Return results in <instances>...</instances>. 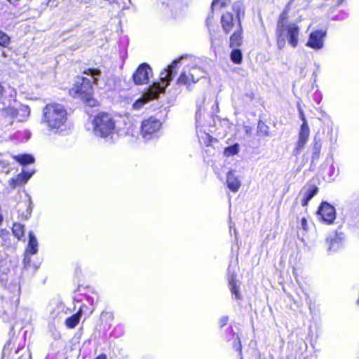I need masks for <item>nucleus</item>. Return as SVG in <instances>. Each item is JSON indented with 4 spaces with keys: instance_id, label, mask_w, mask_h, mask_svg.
I'll list each match as a JSON object with an SVG mask.
<instances>
[{
    "instance_id": "1",
    "label": "nucleus",
    "mask_w": 359,
    "mask_h": 359,
    "mask_svg": "<svg viewBox=\"0 0 359 359\" xmlns=\"http://www.w3.org/2000/svg\"><path fill=\"white\" fill-rule=\"evenodd\" d=\"M188 60L187 56H182L176 59L160 74L159 81L149 86L147 90L133 104V109L139 111L151 100L157 99L160 94L163 93L176 74L178 63Z\"/></svg>"
},
{
    "instance_id": "2",
    "label": "nucleus",
    "mask_w": 359,
    "mask_h": 359,
    "mask_svg": "<svg viewBox=\"0 0 359 359\" xmlns=\"http://www.w3.org/2000/svg\"><path fill=\"white\" fill-rule=\"evenodd\" d=\"M292 1L288 2L285 9L280 14L276 27L275 35L276 38L277 47L282 50L287 41L288 44L296 48L299 43L300 27L297 22L288 21V13Z\"/></svg>"
},
{
    "instance_id": "3",
    "label": "nucleus",
    "mask_w": 359,
    "mask_h": 359,
    "mask_svg": "<svg viewBox=\"0 0 359 359\" xmlns=\"http://www.w3.org/2000/svg\"><path fill=\"white\" fill-rule=\"evenodd\" d=\"M67 121V111L63 105L51 103L43 107L42 123L47 126L50 131L54 133L62 131Z\"/></svg>"
},
{
    "instance_id": "4",
    "label": "nucleus",
    "mask_w": 359,
    "mask_h": 359,
    "mask_svg": "<svg viewBox=\"0 0 359 359\" xmlns=\"http://www.w3.org/2000/svg\"><path fill=\"white\" fill-rule=\"evenodd\" d=\"M92 132L97 137L111 140L118 133L114 117L105 112L97 114L91 121Z\"/></svg>"
},
{
    "instance_id": "5",
    "label": "nucleus",
    "mask_w": 359,
    "mask_h": 359,
    "mask_svg": "<svg viewBox=\"0 0 359 359\" xmlns=\"http://www.w3.org/2000/svg\"><path fill=\"white\" fill-rule=\"evenodd\" d=\"M73 97L81 99L88 105L93 107L96 100L93 98V86L90 79L83 76H76L72 88L69 91Z\"/></svg>"
},
{
    "instance_id": "6",
    "label": "nucleus",
    "mask_w": 359,
    "mask_h": 359,
    "mask_svg": "<svg viewBox=\"0 0 359 359\" xmlns=\"http://www.w3.org/2000/svg\"><path fill=\"white\" fill-rule=\"evenodd\" d=\"M205 72L195 62H188L184 65L180 76L177 80L178 86H184L187 90H191L201 78L205 76Z\"/></svg>"
},
{
    "instance_id": "7",
    "label": "nucleus",
    "mask_w": 359,
    "mask_h": 359,
    "mask_svg": "<svg viewBox=\"0 0 359 359\" xmlns=\"http://www.w3.org/2000/svg\"><path fill=\"white\" fill-rule=\"evenodd\" d=\"M15 273L13 265L8 259H1L0 260V282L7 285L10 290L17 296L20 293V285L19 278H12Z\"/></svg>"
},
{
    "instance_id": "8",
    "label": "nucleus",
    "mask_w": 359,
    "mask_h": 359,
    "mask_svg": "<svg viewBox=\"0 0 359 359\" xmlns=\"http://www.w3.org/2000/svg\"><path fill=\"white\" fill-rule=\"evenodd\" d=\"M162 122L154 117L142 121L140 126V135L144 141H150L158 139L161 134Z\"/></svg>"
},
{
    "instance_id": "9",
    "label": "nucleus",
    "mask_w": 359,
    "mask_h": 359,
    "mask_svg": "<svg viewBox=\"0 0 359 359\" xmlns=\"http://www.w3.org/2000/svg\"><path fill=\"white\" fill-rule=\"evenodd\" d=\"M345 241V234L341 231L337 230L327 234L325 241L327 255H330L342 250Z\"/></svg>"
},
{
    "instance_id": "10",
    "label": "nucleus",
    "mask_w": 359,
    "mask_h": 359,
    "mask_svg": "<svg viewBox=\"0 0 359 359\" xmlns=\"http://www.w3.org/2000/svg\"><path fill=\"white\" fill-rule=\"evenodd\" d=\"M29 114L30 109L27 105H20L18 109L8 107L2 111V115L9 119L10 125L13 123L14 118H16L20 122L25 121Z\"/></svg>"
},
{
    "instance_id": "11",
    "label": "nucleus",
    "mask_w": 359,
    "mask_h": 359,
    "mask_svg": "<svg viewBox=\"0 0 359 359\" xmlns=\"http://www.w3.org/2000/svg\"><path fill=\"white\" fill-rule=\"evenodd\" d=\"M221 25L226 34H229L236 30L240 31L242 27L241 20L233 16V15L230 12L224 13L222 15Z\"/></svg>"
},
{
    "instance_id": "12",
    "label": "nucleus",
    "mask_w": 359,
    "mask_h": 359,
    "mask_svg": "<svg viewBox=\"0 0 359 359\" xmlns=\"http://www.w3.org/2000/svg\"><path fill=\"white\" fill-rule=\"evenodd\" d=\"M326 31L318 29L310 33L306 46L314 50H320L324 47Z\"/></svg>"
},
{
    "instance_id": "13",
    "label": "nucleus",
    "mask_w": 359,
    "mask_h": 359,
    "mask_svg": "<svg viewBox=\"0 0 359 359\" xmlns=\"http://www.w3.org/2000/svg\"><path fill=\"white\" fill-rule=\"evenodd\" d=\"M319 218L326 224H331L336 218L335 208L327 202H323L318 210Z\"/></svg>"
},
{
    "instance_id": "14",
    "label": "nucleus",
    "mask_w": 359,
    "mask_h": 359,
    "mask_svg": "<svg viewBox=\"0 0 359 359\" xmlns=\"http://www.w3.org/2000/svg\"><path fill=\"white\" fill-rule=\"evenodd\" d=\"M152 74L151 67L147 63L141 64L133 74V79L136 85L147 83Z\"/></svg>"
},
{
    "instance_id": "15",
    "label": "nucleus",
    "mask_w": 359,
    "mask_h": 359,
    "mask_svg": "<svg viewBox=\"0 0 359 359\" xmlns=\"http://www.w3.org/2000/svg\"><path fill=\"white\" fill-rule=\"evenodd\" d=\"M307 344L302 339H298L291 344L290 357L292 359H306Z\"/></svg>"
},
{
    "instance_id": "16",
    "label": "nucleus",
    "mask_w": 359,
    "mask_h": 359,
    "mask_svg": "<svg viewBox=\"0 0 359 359\" xmlns=\"http://www.w3.org/2000/svg\"><path fill=\"white\" fill-rule=\"evenodd\" d=\"M310 135V129L308 123H302L299 133L298 141L294 149L296 155L299 154L300 151L306 145Z\"/></svg>"
},
{
    "instance_id": "17",
    "label": "nucleus",
    "mask_w": 359,
    "mask_h": 359,
    "mask_svg": "<svg viewBox=\"0 0 359 359\" xmlns=\"http://www.w3.org/2000/svg\"><path fill=\"white\" fill-rule=\"evenodd\" d=\"M318 188L313 184H306L300 191L299 195L302 196L301 203L306 206L309 201L318 193Z\"/></svg>"
},
{
    "instance_id": "18",
    "label": "nucleus",
    "mask_w": 359,
    "mask_h": 359,
    "mask_svg": "<svg viewBox=\"0 0 359 359\" xmlns=\"http://www.w3.org/2000/svg\"><path fill=\"white\" fill-rule=\"evenodd\" d=\"M34 171H26L23 170L21 173L16 175V177L11 178L8 181L9 187L11 189H15L18 187H20L29 180V178L32 176Z\"/></svg>"
},
{
    "instance_id": "19",
    "label": "nucleus",
    "mask_w": 359,
    "mask_h": 359,
    "mask_svg": "<svg viewBox=\"0 0 359 359\" xmlns=\"http://www.w3.org/2000/svg\"><path fill=\"white\" fill-rule=\"evenodd\" d=\"M190 0H163L162 6L168 7L172 12H179L188 7Z\"/></svg>"
},
{
    "instance_id": "20",
    "label": "nucleus",
    "mask_w": 359,
    "mask_h": 359,
    "mask_svg": "<svg viewBox=\"0 0 359 359\" xmlns=\"http://www.w3.org/2000/svg\"><path fill=\"white\" fill-rule=\"evenodd\" d=\"M98 296L95 294L94 296L86 294L83 296V299H81L79 301H85L89 306L86 304H83L80 307H84V313L89 316L95 310V304L97 302Z\"/></svg>"
},
{
    "instance_id": "21",
    "label": "nucleus",
    "mask_w": 359,
    "mask_h": 359,
    "mask_svg": "<svg viewBox=\"0 0 359 359\" xmlns=\"http://www.w3.org/2000/svg\"><path fill=\"white\" fill-rule=\"evenodd\" d=\"M228 280H229V286L230 288V290L231 292V294L234 295V298L236 299H241V294L239 293L238 289L236 286V274L234 271H232L231 269V266L228 268Z\"/></svg>"
},
{
    "instance_id": "22",
    "label": "nucleus",
    "mask_w": 359,
    "mask_h": 359,
    "mask_svg": "<svg viewBox=\"0 0 359 359\" xmlns=\"http://www.w3.org/2000/svg\"><path fill=\"white\" fill-rule=\"evenodd\" d=\"M227 187L233 192H237L241 187V183L238 177H237L233 170H231L226 175Z\"/></svg>"
},
{
    "instance_id": "23",
    "label": "nucleus",
    "mask_w": 359,
    "mask_h": 359,
    "mask_svg": "<svg viewBox=\"0 0 359 359\" xmlns=\"http://www.w3.org/2000/svg\"><path fill=\"white\" fill-rule=\"evenodd\" d=\"M84 313V307H79L78 311L73 314L72 316L68 317L65 321V324L67 327L69 329L74 328L79 323L80 319Z\"/></svg>"
},
{
    "instance_id": "24",
    "label": "nucleus",
    "mask_w": 359,
    "mask_h": 359,
    "mask_svg": "<svg viewBox=\"0 0 359 359\" xmlns=\"http://www.w3.org/2000/svg\"><path fill=\"white\" fill-rule=\"evenodd\" d=\"M322 147V141L321 139L316 135L313 138V146H312V156L311 160L313 162L316 160H318L320 156V153Z\"/></svg>"
},
{
    "instance_id": "25",
    "label": "nucleus",
    "mask_w": 359,
    "mask_h": 359,
    "mask_svg": "<svg viewBox=\"0 0 359 359\" xmlns=\"http://www.w3.org/2000/svg\"><path fill=\"white\" fill-rule=\"evenodd\" d=\"M25 252L30 255H35L38 252V242L32 232L29 233V242Z\"/></svg>"
},
{
    "instance_id": "26",
    "label": "nucleus",
    "mask_w": 359,
    "mask_h": 359,
    "mask_svg": "<svg viewBox=\"0 0 359 359\" xmlns=\"http://www.w3.org/2000/svg\"><path fill=\"white\" fill-rule=\"evenodd\" d=\"M233 34L230 37V42L229 46L231 48H237L241 46L243 37H242V32L243 29L240 31L236 30L234 32H232Z\"/></svg>"
},
{
    "instance_id": "27",
    "label": "nucleus",
    "mask_w": 359,
    "mask_h": 359,
    "mask_svg": "<svg viewBox=\"0 0 359 359\" xmlns=\"http://www.w3.org/2000/svg\"><path fill=\"white\" fill-rule=\"evenodd\" d=\"M31 136V133L26 129L16 131L12 135L11 139L17 142H25L27 141Z\"/></svg>"
},
{
    "instance_id": "28",
    "label": "nucleus",
    "mask_w": 359,
    "mask_h": 359,
    "mask_svg": "<svg viewBox=\"0 0 359 359\" xmlns=\"http://www.w3.org/2000/svg\"><path fill=\"white\" fill-rule=\"evenodd\" d=\"M30 255V254H27V252H25V257L23 259V269L24 271H27L31 273H33L38 269V266L32 263Z\"/></svg>"
},
{
    "instance_id": "29",
    "label": "nucleus",
    "mask_w": 359,
    "mask_h": 359,
    "mask_svg": "<svg viewBox=\"0 0 359 359\" xmlns=\"http://www.w3.org/2000/svg\"><path fill=\"white\" fill-rule=\"evenodd\" d=\"M13 158L22 165H28L34 163V158L30 154L13 156Z\"/></svg>"
},
{
    "instance_id": "30",
    "label": "nucleus",
    "mask_w": 359,
    "mask_h": 359,
    "mask_svg": "<svg viewBox=\"0 0 359 359\" xmlns=\"http://www.w3.org/2000/svg\"><path fill=\"white\" fill-rule=\"evenodd\" d=\"M83 74L90 76L93 79V83L98 85V79L101 75V71L97 68H88L83 70Z\"/></svg>"
},
{
    "instance_id": "31",
    "label": "nucleus",
    "mask_w": 359,
    "mask_h": 359,
    "mask_svg": "<svg viewBox=\"0 0 359 359\" xmlns=\"http://www.w3.org/2000/svg\"><path fill=\"white\" fill-rule=\"evenodd\" d=\"M13 359H31V354L27 349L18 348L13 355Z\"/></svg>"
},
{
    "instance_id": "32",
    "label": "nucleus",
    "mask_w": 359,
    "mask_h": 359,
    "mask_svg": "<svg viewBox=\"0 0 359 359\" xmlns=\"http://www.w3.org/2000/svg\"><path fill=\"white\" fill-rule=\"evenodd\" d=\"M257 134L259 137L269 135V127L262 121H259L257 123Z\"/></svg>"
},
{
    "instance_id": "33",
    "label": "nucleus",
    "mask_w": 359,
    "mask_h": 359,
    "mask_svg": "<svg viewBox=\"0 0 359 359\" xmlns=\"http://www.w3.org/2000/svg\"><path fill=\"white\" fill-rule=\"evenodd\" d=\"M230 57L233 63L237 65L241 64L243 60V54L241 50L238 48H233L231 53Z\"/></svg>"
},
{
    "instance_id": "34",
    "label": "nucleus",
    "mask_w": 359,
    "mask_h": 359,
    "mask_svg": "<svg viewBox=\"0 0 359 359\" xmlns=\"http://www.w3.org/2000/svg\"><path fill=\"white\" fill-rule=\"evenodd\" d=\"M12 231H13V233L14 234V236L18 239H20L21 238H22L24 236V233H25L24 226L20 223H14L13 228H12Z\"/></svg>"
},
{
    "instance_id": "35",
    "label": "nucleus",
    "mask_w": 359,
    "mask_h": 359,
    "mask_svg": "<svg viewBox=\"0 0 359 359\" xmlns=\"http://www.w3.org/2000/svg\"><path fill=\"white\" fill-rule=\"evenodd\" d=\"M239 151V146L238 144H234L231 146L227 147L224 149V155L227 157L233 156L237 154Z\"/></svg>"
},
{
    "instance_id": "36",
    "label": "nucleus",
    "mask_w": 359,
    "mask_h": 359,
    "mask_svg": "<svg viewBox=\"0 0 359 359\" xmlns=\"http://www.w3.org/2000/svg\"><path fill=\"white\" fill-rule=\"evenodd\" d=\"M233 10L236 13L235 17L240 20L245 15L244 8L241 2L238 1L234 3L233 5Z\"/></svg>"
},
{
    "instance_id": "37",
    "label": "nucleus",
    "mask_w": 359,
    "mask_h": 359,
    "mask_svg": "<svg viewBox=\"0 0 359 359\" xmlns=\"http://www.w3.org/2000/svg\"><path fill=\"white\" fill-rule=\"evenodd\" d=\"M230 3L231 0H214L211 5L212 11L224 8Z\"/></svg>"
},
{
    "instance_id": "38",
    "label": "nucleus",
    "mask_w": 359,
    "mask_h": 359,
    "mask_svg": "<svg viewBox=\"0 0 359 359\" xmlns=\"http://www.w3.org/2000/svg\"><path fill=\"white\" fill-rule=\"evenodd\" d=\"M11 43L10 36L0 29V46L8 47Z\"/></svg>"
},
{
    "instance_id": "39",
    "label": "nucleus",
    "mask_w": 359,
    "mask_h": 359,
    "mask_svg": "<svg viewBox=\"0 0 359 359\" xmlns=\"http://www.w3.org/2000/svg\"><path fill=\"white\" fill-rule=\"evenodd\" d=\"M10 171V163L4 156L0 161V174L4 172H5L6 174H8Z\"/></svg>"
},
{
    "instance_id": "40",
    "label": "nucleus",
    "mask_w": 359,
    "mask_h": 359,
    "mask_svg": "<svg viewBox=\"0 0 359 359\" xmlns=\"http://www.w3.org/2000/svg\"><path fill=\"white\" fill-rule=\"evenodd\" d=\"M11 340H9L4 346L2 351V359H8L11 353Z\"/></svg>"
},
{
    "instance_id": "41",
    "label": "nucleus",
    "mask_w": 359,
    "mask_h": 359,
    "mask_svg": "<svg viewBox=\"0 0 359 359\" xmlns=\"http://www.w3.org/2000/svg\"><path fill=\"white\" fill-rule=\"evenodd\" d=\"M63 309H64V306L61 303L57 304L55 309H53V310L50 311L51 318L53 320L55 319L57 317L60 312L63 311Z\"/></svg>"
},
{
    "instance_id": "42",
    "label": "nucleus",
    "mask_w": 359,
    "mask_h": 359,
    "mask_svg": "<svg viewBox=\"0 0 359 359\" xmlns=\"http://www.w3.org/2000/svg\"><path fill=\"white\" fill-rule=\"evenodd\" d=\"M338 173H339L338 169H336L334 165L332 164L330 166V170H329V173H328L329 177L330 178H334L338 175Z\"/></svg>"
},
{
    "instance_id": "43",
    "label": "nucleus",
    "mask_w": 359,
    "mask_h": 359,
    "mask_svg": "<svg viewBox=\"0 0 359 359\" xmlns=\"http://www.w3.org/2000/svg\"><path fill=\"white\" fill-rule=\"evenodd\" d=\"M298 111H299V118L302 120V123H307L304 113L303 110L302 109L301 107L299 106V104L298 105Z\"/></svg>"
},
{
    "instance_id": "44",
    "label": "nucleus",
    "mask_w": 359,
    "mask_h": 359,
    "mask_svg": "<svg viewBox=\"0 0 359 359\" xmlns=\"http://www.w3.org/2000/svg\"><path fill=\"white\" fill-rule=\"evenodd\" d=\"M313 100H315V102L317 103V104H319L322 100V95L320 93L316 91L313 95Z\"/></svg>"
},
{
    "instance_id": "45",
    "label": "nucleus",
    "mask_w": 359,
    "mask_h": 359,
    "mask_svg": "<svg viewBox=\"0 0 359 359\" xmlns=\"http://www.w3.org/2000/svg\"><path fill=\"white\" fill-rule=\"evenodd\" d=\"M228 317L227 316H223L219 320V324L220 327H223L225 326L228 322Z\"/></svg>"
},
{
    "instance_id": "46",
    "label": "nucleus",
    "mask_w": 359,
    "mask_h": 359,
    "mask_svg": "<svg viewBox=\"0 0 359 359\" xmlns=\"http://www.w3.org/2000/svg\"><path fill=\"white\" fill-rule=\"evenodd\" d=\"M300 225H301V227L304 231H307V229H308V224H307V220H306V219L305 217H302L301 219Z\"/></svg>"
},
{
    "instance_id": "47",
    "label": "nucleus",
    "mask_w": 359,
    "mask_h": 359,
    "mask_svg": "<svg viewBox=\"0 0 359 359\" xmlns=\"http://www.w3.org/2000/svg\"><path fill=\"white\" fill-rule=\"evenodd\" d=\"M244 131L246 135H250L252 133V128L249 126H244Z\"/></svg>"
},
{
    "instance_id": "48",
    "label": "nucleus",
    "mask_w": 359,
    "mask_h": 359,
    "mask_svg": "<svg viewBox=\"0 0 359 359\" xmlns=\"http://www.w3.org/2000/svg\"><path fill=\"white\" fill-rule=\"evenodd\" d=\"M8 234V231L6 229H0V237L4 238Z\"/></svg>"
},
{
    "instance_id": "49",
    "label": "nucleus",
    "mask_w": 359,
    "mask_h": 359,
    "mask_svg": "<svg viewBox=\"0 0 359 359\" xmlns=\"http://www.w3.org/2000/svg\"><path fill=\"white\" fill-rule=\"evenodd\" d=\"M238 339V344H236L234 345V348L236 351H241V341L240 340L237 338Z\"/></svg>"
},
{
    "instance_id": "50",
    "label": "nucleus",
    "mask_w": 359,
    "mask_h": 359,
    "mask_svg": "<svg viewBox=\"0 0 359 359\" xmlns=\"http://www.w3.org/2000/svg\"><path fill=\"white\" fill-rule=\"evenodd\" d=\"M123 6L122 7L123 9L128 8L129 4H130V0H127V2L123 1Z\"/></svg>"
},
{
    "instance_id": "51",
    "label": "nucleus",
    "mask_w": 359,
    "mask_h": 359,
    "mask_svg": "<svg viewBox=\"0 0 359 359\" xmlns=\"http://www.w3.org/2000/svg\"><path fill=\"white\" fill-rule=\"evenodd\" d=\"M95 359H107V355L104 353L99 355Z\"/></svg>"
},
{
    "instance_id": "52",
    "label": "nucleus",
    "mask_w": 359,
    "mask_h": 359,
    "mask_svg": "<svg viewBox=\"0 0 359 359\" xmlns=\"http://www.w3.org/2000/svg\"><path fill=\"white\" fill-rule=\"evenodd\" d=\"M3 93H4V88L3 86H1V85L0 84V99L1 98L2 95H3Z\"/></svg>"
},
{
    "instance_id": "53",
    "label": "nucleus",
    "mask_w": 359,
    "mask_h": 359,
    "mask_svg": "<svg viewBox=\"0 0 359 359\" xmlns=\"http://www.w3.org/2000/svg\"><path fill=\"white\" fill-rule=\"evenodd\" d=\"M210 18H211V17H210V16H209V17L208 18V19H207V25H208V21L210 20Z\"/></svg>"
},
{
    "instance_id": "54",
    "label": "nucleus",
    "mask_w": 359,
    "mask_h": 359,
    "mask_svg": "<svg viewBox=\"0 0 359 359\" xmlns=\"http://www.w3.org/2000/svg\"><path fill=\"white\" fill-rule=\"evenodd\" d=\"M232 228H233V227H232V226H231V225H230V226H229V229H229V231H230V233H231Z\"/></svg>"
},
{
    "instance_id": "55",
    "label": "nucleus",
    "mask_w": 359,
    "mask_h": 359,
    "mask_svg": "<svg viewBox=\"0 0 359 359\" xmlns=\"http://www.w3.org/2000/svg\"><path fill=\"white\" fill-rule=\"evenodd\" d=\"M4 157V155L0 153V161L1 160V158Z\"/></svg>"
},
{
    "instance_id": "56",
    "label": "nucleus",
    "mask_w": 359,
    "mask_h": 359,
    "mask_svg": "<svg viewBox=\"0 0 359 359\" xmlns=\"http://www.w3.org/2000/svg\"><path fill=\"white\" fill-rule=\"evenodd\" d=\"M210 41H211V43H212V45H213V39H212V37L210 38Z\"/></svg>"
},
{
    "instance_id": "57",
    "label": "nucleus",
    "mask_w": 359,
    "mask_h": 359,
    "mask_svg": "<svg viewBox=\"0 0 359 359\" xmlns=\"http://www.w3.org/2000/svg\"><path fill=\"white\" fill-rule=\"evenodd\" d=\"M342 1L343 0H339L338 5H339L342 2Z\"/></svg>"
},
{
    "instance_id": "58",
    "label": "nucleus",
    "mask_w": 359,
    "mask_h": 359,
    "mask_svg": "<svg viewBox=\"0 0 359 359\" xmlns=\"http://www.w3.org/2000/svg\"><path fill=\"white\" fill-rule=\"evenodd\" d=\"M233 231L236 233V230L235 229V227H233Z\"/></svg>"
},
{
    "instance_id": "59",
    "label": "nucleus",
    "mask_w": 359,
    "mask_h": 359,
    "mask_svg": "<svg viewBox=\"0 0 359 359\" xmlns=\"http://www.w3.org/2000/svg\"><path fill=\"white\" fill-rule=\"evenodd\" d=\"M1 302V300L0 299V303Z\"/></svg>"
}]
</instances>
